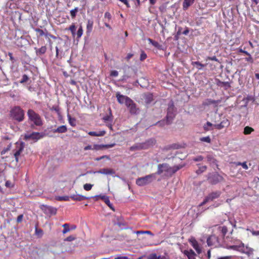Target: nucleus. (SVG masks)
Here are the masks:
<instances>
[{"mask_svg": "<svg viewBox=\"0 0 259 259\" xmlns=\"http://www.w3.org/2000/svg\"><path fill=\"white\" fill-rule=\"evenodd\" d=\"M130 150L132 151L144 150L142 143H138L130 147Z\"/></svg>", "mask_w": 259, "mask_h": 259, "instance_id": "nucleus-19", "label": "nucleus"}, {"mask_svg": "<svg viewBox=\"0 0 259 259\" xmlns=\"http://www.w3.org/2000/svg\"><path fill=\"white\" fill-rule=\"evenodd\" d=\"M115 144H95L93 146V150H101L104 148H109L113 147L115 146Z\"/></svg>", "mask_w": 259, "mask_h": 259, "instance_id": "nucleus-16", "label": "nucleus"}, {"mask_svg": "<svg viewBox=\"0 0 259 259\" xmlns=\"http://www.w3.org/2000/svg\"><path fill=\"white\" fill-rule=\"evenodd\" d=\"M114 259H130V258L126 256H117L115 257Z\"/></svg>", "mask_w": 259, "mask_h": 259, "instance_id": "nucleus-64", "label": "nucleus"}, {"mask_svg": "<svg viewBox=\"0 0 259 259\" xmlns=\"http://www.w3.org/2000/svg\"><path fill=\"white\" fill-rule=\"evenodd\" d=\"M221 194V192L220 191H217L212 192L209 193L206 196V200L210 201H213L214 199H217L220 197Z\"/></svg>", "mask_w": 259, "mask_h": 259, "instance_id": "nucleus-17", "label": "nucleus"}, {"mask_svg": "<svg viewBox=\"0 0 259 259\" xmlns=\"http://www.w3.org/2000/svg\"><path fill=\"white\" fill-rule=\"evenodd\" d=\"M241 247L240 248V252L246 254L247 256H250L253 254L254 249L248 246H244V244L241 243Z\"/></svg>", "mask_w": 259, "mask_h": 259, "instance_id": "nucleus-11", "label": "nucleus"}, {"mask_svg": "<svg viewBox=\"0 0 259 259\" xmlns=\"http://www.w3.org/2000/svg\"><path fill=\"white\" fill-rule=\"evenodd\" d=\"M156 179V174H152L146 175L145 177H140L136 180V183L139 186H144L151 183Z\"/></svg>", "mask_w": 259, "mask_h": 259, "instance_id": "nucleus-4", "label": "nucleus"}, {"mask_svg": "<svg viewBox=\"0 0 259 259\" xmlns=\"http://www.w3.org/2000/svg\"><path fill=\"white\" fill-rule=\"evenodd\" d=\"M247 230L248 231H250V232L251 233V234L254 235V236H257V235H259V231H254L253 230H250V229H247Z\"/></svg>", "mask_w": 259, "mask_h": 259, "instance_id": "nucleus-60", "label": "nucleus"}, {"mask_svg": "<svg viewBox=\"0 0 259 259\" xmlns=\"http://www.w3.org/2000/svg\"><path fill=\"white\" fill-rule=\"evenodd\" d=\"M192 65L193 66H197L198 70H201L202 67H204L205 66V64H201L200 62L198 61H195V62H192Z\"/></svg>", "mask_w": 259, "mask_h": 259, "instance_id": "nucleus-32", "label": "nucleus"}, {"mask_svg": "<svg viewBox=\"0 0 259 259\" xmlns=\"http://www.w3.org/2000/svg\"><path fill=\"white\" fill-rule=\"evenodd\" d=\"M125 105L131 114H138L139 113V109L137 107L136 103L131 98L128 100Z\"/></svg>", "mask_w": 259, "mask_h": 259, "instance_id": "nucleus-8", "label": "nucleus"}, {"mask_svg": "<svg viewBox=\"0 0 259 259\" xmlns=\"http://www.w3.org/2000/svg\"><path fill=\"white\" fill-rule=\"evenodd\" d=\"M192 244L193 248L196 250L198 253L201 252V248L199 247L198 242L196 240H194L192 242Z\"/></svg>", "mask_w": 259, "mask_h": 259, "instance_id": "nucleus-30", "label": "nucleus"}, {"mask_svg": "<svg viewBox=\"0 0 259 259\" xmlns=\"http://www.w3.org/2000/svg\"><path fill=\"white\" fill-rule=\"evenodd\" d=\"M69 30L71 32L72 35L74 36L75 34V26L74 24L71 25L69 27Z\"/></svg>", "mask_w": 259, "mask_h": 259, "instance_id": "nucleus-46", "label": "nucleus"}, {"mask_svg": "<svg viewBox=\"0 0 259 259\" xmlns=\"http://www.w3.org/2000/svg\"><path fill=\"white\" fill-rule=\"evenodd\" d=\"M253 129L249 126H246L244 128V134L245 135L250 134L252 131Z\"/></svg>", "mask_w": 259, "mask_h": 259, "instance_id": "nucleus-37", "label": "nucleus"}, {"mask_svg": "<svg viewBox=\"0 0 259 259\" xmlns=\"http://www.w3.org/2000/svg\"><path fill=\"white\" fill-rule=\"evenodd\" d=\"M200 141L201 142H206L207 143H210L211 142V139L209 136L202 137L200 139Z\"/></svg>", "mask_w": 259, "mask_h": 259, "instance_id": "nucleus-41", "label": "nucleus"}, {"mask_svg": "<svg viewBox=\"0 0 259 259\" xmlns=\"http://www.w3.org/2000/svg\"><path fill=\"white\" fill-rule=\"evenodd\" d=\"M194 0H184L183 3V8L186 10L191 5L193 4Z\"/></svg>", "mask_w": 259, "mask_h": 259, "instance_id": "nucleus-23", "label": "nucleus"}, {"mask_svg": "<svg viewBox=\"0 0 259 259\" xmlns=\"http://www.w3.org/2000/svg\"><path fill=\"white\" fill-rule=\"evenodd\" d=\"M203 157L201 155L197 156L193 158V160L194 161H201L203 160Z\"/></svg>", "mask_w": 259, "mask_h": 259, "instance_id": "nucleus-51", "label": "nucleus"}, {"mask_svg": "<svg viewBox=\"0 0 259 259\" xmlns=\"http://www.w3.org/2000/svg\"><path fill=\"white\" fill-rule=\"evenodd\" d=\"M206 158L207 162H209L210 164L212 165H217L216 160L212 154H207Z\"/></svg>", "mask_w": 259, "mask_h": 259, "instance_id": "nucleus-20", "label": "nucleus"}, {"mask_svg": "<svg viewBox=\"0 0 259 259\" xmlns=\"http://www.w3.org/2000/svg\"><path fill=\"white\" fill-rule=\"evenodd\" d=\"M206 169L207 166L205 165L199 166L198 169H197L196 172L198 175H199L205 171L206 170Z\"/></svg>", "mask_w": 259, "mask_h": 259, "instance_id": "nucleus-36", "label": "nucleus"}, {"mask_svg": "<svg viewBox=\"0 0 259 259\" xmlns=\"http://www.w3.org/2000/svg\"><path fill=\"white\" fill-rule=\"evenodd\" d=\"M67 129L65 125H61L57 128L53 130V133H64L67 131Z\"/></svg>", "mask_w": 259, "mask_h": 259, "instance_id": "nucleus-22", "label": "nucleus"}, {"mask_svg": "<svg viewBox=\"0 0 259 259\" xmlns=\"http://www.w3.org/2000/svg\"><path fill=\"white\" fill-rule=\"evenodd\" d=\"M147 58V55L144 52H142L140 55V60L143 61L145 60Z\"/></svg>", "mask_w": 259, "mask_h": 259, "instance_id": "nucleus-62", "label": "nucleus"}, {"mask_svg": "<svg viewBox=\"0 0 259 259\" xmlns=\"http://www.w3.org/2000/svg\"><path fill=\"white\" fill-rule=\"evenodd\" d=\"M144 98L147 104H150L153 101V95L151 93H147L144 95Z\"/></svg>", "mask_w": 259, "mask_h": 259, "instance_id": "nucleus-21", "label": "nucleus"}, {"mask_svg": "<svg viewBox=\"0 0 259 259\" xmlns=\"http://www.w3.org/2000/svg\"><path fill=\"white\" fill-rule=\"evenodd\" d=\"M29 80V77L26 74H24L22 76L21 79L20 80V83H24Z\"/></svg>", "mask_w": 259, "mask_h": 259, "instance_id": "nucleus-42", "label": "nucleus"}, {"mask_svg": "<svg viewBox=\"0 0 259 259\" xmlns=\"http://www.w3.org/2000/svg\"><path fill=\"white\" fill-rule=\"evenodd\" d=\"M78 7H75L74 9L71 10L70 11V15H71V16L72 17V18H74L76 16V13L78 12Z\"/></svg>", "mask_w": 259, "mask_h": 259, "instance_id": "nucleus-40", "label": "nucleus"}, {"mask_svg": "<svg viewBox=\"0 0 259 259\" xmlns=\"http://www.w3.org/2000/svg\"><path fill=\"white\" fill-rule=\"evenodd\" d=\"M185 254L187 256L188 259H196V254L192 250H190L189 251L185 250Z\"/></svg>", "mask_w": 259, "mask_h": 259, "instance_id": "nucleus-26", "label": "nucleus"}, {"mask_svg": "<svg viewBox=\"0 0 259 259\" xmlns=\"http://www.w3.org/2000/svg\"><path fill=\"white\" fill-rule=\"evenodd\" d=\"M96 132L98 134L97 137L103 136L106 134L105 131H100Z\"/></svg>", "mask_w": 259, "mask_h": 259, "instance_id": "nucleus-57", "label": "nucleus"}, {"mask_svg": "<svg viewBox=\"0 0 259 259\" xmlns=\"http://www.w3.org/2000/svg\"><path fill=\"white\" fill-rule=\"evenodd\" d=\"M207 180L209 183L212 185H215L222 181L223 178L218 173H210L208 175Z\"/></svg>", "mask_w": 259, "mask_h": 259, "instance_id": "nucleus-7", "label": "nucleus"}, {"mask_svg": "<svg viewBox=\"0 0 259 259\" xmlns=\"http://www.w3.org/2000/svg\"><path fill=\"white\" fill-rule=\"evenodd\" d=\"M94 174H101L105 175H113L115 174L114 169L111 168H102L100 170L94 172Z\"/></svg>", "mask_w": 259, "mask_h": 259, "instance_id": "nucleus-14", "label": "nucleus"}, {"mask_svg": "<svg viewBox=\"0 0 259 259\" xmlns=\"http://www.w3.org/2000/svg\"><path fill=\"white\" fill-rule=\"evenodd\" d=\"M147 259H157V255L155 253H152L148 256Z\"/></svg>", "mask_w": 259, "mask_h": 259, "instance_id": "nucleus-61", "label": "nucleus"}, {"mask_svg": "<svg viewBox=\"0 0 259 259\" xmlns=\"http://www.w3.org/2000/svg\"><path fill=\"white\" fill-rule=\"evenodd\" d=\"M11 117L18 122L22 121L24 118V111L19 106H15L10 111Z\"/></svg>", "mask_w": 259, "mask_h": 259, "instance_id": "nucleus-3", "label": "nucleus"}, {"mask_svg": "<svg viewBox=\"0 0 259 259\" xmlns=\"http://www.w3.org/2000/svg\"><path fill=\"white\" fill-rule=\"evenodd\" d=\"M82 33H83V29H82V26H80L79 27V28H78V29L77 31V33H76L77 38H80L82 36Z\"/></svg>", "mask_w": 259, "mask_h": 259, "instance_id": "nucleus-44", "label": "nucleus"}, {"mask_svg": "<svg viewBox=\"0 0 259 259\" xmlns=\"http://www.w3.org/2000/svg\"><path fill=\"white\" fill-rule=\"evenodd\" d=\"M207 244L208 246H214L215 247L220 245L219 238L215 235H211L207 239Z\"/></svg>", "mask_w": 259, "mask_h": 259, "instance_id": "nucleus-10", "label": "nucleus"}, {"mask_svg": "<svg viewBox=\"0 0 259 259\" xmlns=\"http://www.w3.org/2000/svg\"><path fill=\"white\" fill-rule=\"evenodd\" d=\"M70 198L72 200H76V201H82L83 200L88 199L90 198L89 197H87L85 196L81 195L80 194H77L71 195L70 196Z\"/></svg>", "mask_w": 259, "mask_h": 259, "instance_id": "nucleus-18", "label": "nucleus"}, {"mask_svg": "<svg viewBox=\"0 0 259 259\" xmlns=\"http://www.w3.org/2000/svg\"><path fill=\"white\" fill-rule=\"evenodd\" d=\"M170 145H171V149H174V150L178 149L181 147V146L179 144H176V143L170 144Z\"/></svg>", "mask_w": 259, "mask_h": 259, "instance_id": "nucleus-52", "label": "nucleus"}, {"mask_svg": "<svg viewBox=\"0 0 259 259\" xmlns=\"http://www.w3.org/2000/svg\"><path fill=\"white\" fill-rule=\"evenodd\" d=\"M218 230L219 232H220L223 237H224L226 234H227L228 232V229L227 227L223 226H219L218 227Z\"/></svg>", "mask_w": 259, "mask_h": 259, "instance_id": "nucleus-29", "label": "nucleus"}, {"mask_svg": "<svg viewBox=\"0 0 259 259\" xmlns=\"http://www.w3.org/2000/svg\"><path fill=\"white\" fill-rule=\"evenodd\" d=\"M116 98L118 102L120 104L125 103L126 105L128 100L130 99L128 97L121 95L119 93L116 94Z\"/></svg>", "mask_w": 259, "mask_h": 259, "instance_id": "nucleus-15", "label": "nucleus"}, {"mask_svg": "<svg viewBox=\"0 0 259 259\" xmlns=\"http://www.w3.org/2000/svg\"><path fill=\"white\" fill-rule=\"evenodd\" d=\"M147 40L150 44L152 45L155 48L158 49H161L162 46L160 45L157 41H154L150 38H148Z\"/></svg>", "mask_w": 259, "mask_h": 259, "instance_id": "nucleus-28", "label": "nucleus"}, {"mask_svg": "<svg viewBox=\"0 0 259 259\" xmlns=\"http://www.w3.org/2000/svg\"><path fill=\"white\" fill-rule=\"evenodd\" d=\"M44 136V134L42 133L32 132L31 134H25L24 139L26 141L32 140L34 142H36Z\"/></svg>", "mask_w": 259, "mask_h": 259, "instance_id": "nucleus-6", "label": "nucleus"}, {"mask_svg": "<svg viewBox=\"0 0 259 259\" xmlns=\"http://www.w3.org/2000/svg\"><path fill=\"white\" fill-rule=\"evenodd\" d=\"M103 120L105 122L111 121L112 120V117L109 115L105 116L103 117Z\"/></svg>", "mask_w": 259, "mask_h": 259, "instance_id": "nucleus-56", "label": "nucleus"}, {"mask_svg": "<svg viewBox=\"0 0 259 259\" xmlns=\"http://www.w3.org/2000/svg\"><path fill=\"white\" fill-rule=\"evenodd\" d=\"M35 52L37 55H40L44 54L47 51V47L46 46H42L39 49L35 48Z\"/></svg>", "mask_w": 259, "mask_h": 259, "instance_id": "nucleus-25", "label": "nucleus"}, {"mask_svg": "<svg viewBox=\"0 0 259 259\" xmlns=\"http://www.w3.org/2000/svg\"><path fill=\"white\" fill-rule=\"evenodd\" d=\"M75 239V237L73 236H69L65 239V241H72Z\"/></svg>", "mask_w": 259, "mask_h": 259, "instance_id": "nucleus-59", "label": "nucleus"}, {"mask_svg": "<svg viewBox=\"0 0 259 259\" xmlns=\"http://www.w3.org/2000/svg\"><path fill=\"white\" fill-rule=\"evenodd\" d=\"M41 209L46 214L50 217L56 214L57 212L56 208L47 205H41Z\"/></svg>", "mask_w": 259, "mask_h": 259, "instance_id": "nucleus-9", "label": "nucleus"}, {"mask_svg": "<svg viewBox=\"0 0 259 259\" xmlns=\"http://www.w3.org/2000/svg\"><path fill=\"white\" fill-rule=\"evenodd\" d=\"M166 124V120L165 121L164 120L159 121L157 122H156V125H158L159 126H163Z\"/></svg>", "mask_w": 259, "mask_h": 259, "instance_id": "nucleus-50", "label": "nucleus"}, {"mask_svg": "<svg viewBox=\"0 0 259 259\" xmlns=\"http://www.w3.org/2000/svg\"><path fill=\"white\" fill-rule=\"evenodd\" d=\"M27 114L28 117V121L33 123V124L31 125V127H33L34 125L37 126L42 125L43 122L41 117L33 110H28Z\"/></svg>", "mask_w": 259, "mask_h": 259, "instance_id": "nucleus-2", "label": "nucleus"}, {"mask_svg": "<svg viewBox=\"0 0 259 259\" xmlns=\"http://www.w3.org/2000/svg\"><path fill=\"white\" fill-rule=\"evenodd\" d=\"M56 57L58 59H61L63 56L62 51H60L59 53V49L58 47H56Z\"/></svg>", "mask_w": 259, "mask_h": 259, "instance_id": "nucleus-35", "label": "nucleus"}, {"mask_svg": "<svg viewBox=\"0 0 259 259\" xmlns=\"http://www.w3.org/2000/svg\"><path fill=\"white\" fill-rule=\"evenodd\" d=\"M104 158H107V159H110V158L108 156H107V155H103V156H102L101 157L96 158L95 159V160H96V161H100L101 159H103Z\"/></svg>", "mask_w": 259, "mask_h": 259, "instance_id": "nucleus-55", "label": "nucleus"}, {"mask_svg": "<svg viewBox=\"0 0 259 259\" xmlns=\"http://www.w3.org/2000/svg\"><path fill=\"white\" fill-rule=\"evenodd\" d=\"M93 27V21L91 20L88 21L87 25V33L90 34L92 30Z\"/></svg>", "mask_w": 259, "mask_h": 259, "instance_id": "nucleus-27", "label": "nucleus"}, {"mask_svg": "<svg viewBox=\"0 0 259 259\" xmlns=\"http://www.w3.org/2000/svg\"><path fill=\"white\" fill-rule=\"evenodd\" d=\"M111 19V15L108 12H106L104 14V21H106V19L110 20Z\"/></svg>", "mask_w": 259, "mask_h": 259, "instance_id": "nucleus-48", "label": "nucleus"}, {"mask_svg": "<svg viewBox=\"0 0 259 259\" xmlns=\"http://www.w3.org/2000/svg\"><path fill=\"white\" fill-rule=\"evenodd\" d=\"M176 109L175 107L173 101H171L168 104L167 109L166 124L169 125L171 123L172 120L175 117Z\"/></svg>", "mask_w": 259, "mask_h": 259, "instance_id": "nucleus-5", "label": "nucleus"}, {"mask_svg": "<svg viewBox=\"0 0 259 259\" xmlns=\"http://www.w3.org/2000/svg\"><path fill=\"white\" fill-rule=\"evenodd\" d=\"M225 127L223 124H222L221 122L219 124H214V128H217L218 130H221L223 128Z\"/></svg>", "mask_w": 259, "mask_h": 259, "instance_id": "nucleus-54", "label": "nucleus"}, {"mask_svg": "<svg viewBox=\"0 0 259 259\" xmlns=\"http://www.w3.org/2000/svg\"><path fill=\"white\" fill-rule=\"evenodd\" d=\"M241 247V244H240L239 245H233L229 246L227 247V248L229 249H233L234 250H237L240 252Z\"/></svg>", "mask_w": 259, "mask_h": 259, "instance_id": "nucleus-33", "label": "nucleus"}, {"mask_svg": "<svg viewBox=\"0 0 259 259\" xmlns=\"http://www.w3.org/2000/svg\"><path fill=\"white\" fill-rule=\"evenodd\" d=\"M35 234L38 237H41L43 235V231L40 229L35 228Z\"/></svg>", "mask_w": 259, "mask_h": 259, "instance_id": "nucleus-45", "label": "nucleus"}, {"mask_svg": "<svg viewBox=\"0 0 259 259\" xmlns=\"http://www.w3.org/2000/svg\"><path fill=\"white\" fill-rule=\"evenodd\" d=\"M93 186V185L91 184H85L83 185V188L86 191H89L92 189Z\"/></svg>", "mask_w": 259, "mask_h": 259, "instance_id": "nucleus-47", "label": "nucleus"}, {"mask_svg": "<svg viewBox=\"0 0 259 259\" xmlns=\"http://www.w3.org/2000/svg\"><path fill=\"white\" fill-rule=\"evenodd\" d=\"M221 123L225 127H228L229 125L230 122L228 119L225 118L221 121Z\"/></svg>", "mask_w": 259, "mask_h": 259, "instance_id": "nucleus-43", "label": "nucleus"}, {"mask_svg": "<svg viewBox=\"0 0 259 259\" xmlns=\"http://www.w3.org/2000/svg\"><path fill=\"white\" fill-rule=\"evenodd\" d=\"M115 225H117L121 230L126 229L127 228L126 227V224L122 222H117L115 224Z\"/></svg>", "mask_w": 259, "mask_h": 259, "instance_id": "nucleus-39", "label": "nucleus"}, {"mask_svg": "<svg viewBox=\"0 0 259 259\" xmlns=\"http://www.w3.org/2000/svg\"><path fill=\"white\" fill-rule=\"evenodd\" d=\"M67 118L69 121V124L72 126H76V119L74 118H72L69 114L67 115Z\"/></svg>", "mask_w": 259, "mask_h": 259, "instance_id": "nucleus-31", "label": "nucleus"}, {"mask_svg": "<svg viewBox=\"0 0 259 259\" xmlns=\"http://www.w3.org/2000/svg\"><path fill=\"white\" fill-rule=\"evenodd\" d=\"M184 166V164H179L174 166H170L167 163L159 164L157 166V171L156 174L159 175L164 174L165 176L171 177L173 174L176 173Z\"/></svg>", "mask_w": 259, "mask_h": 259, "instance_id": "nucleus-1", "label": "nucleus"}, {"mask_svg": "<svg viewBox=\"0 0 259 259\" xmlns=\"http://www.w3.org/2000/svg\"><path fill=\"white\" fill-rule=\"evenodd\" d=\"M219 85H221L222 87H225L226 88L230 87V84L229 82L220 81Z\"/></svg>", "mask_w": 259, "mask_h": 259, "instance_id": "nucleus-49", "label": "nucleus"}, {"mask_svg": "<svg viewBox=\"0 0 259 259\" xmlns=\"http://www.w3.org/2000/svg\"><path fill=\"white\" fill-rule=\"evenodd\" d=\"M156 143V140L155 138H150L144 142H142L144 150L148 149L149 148L153 147Z\"/></svg>", "mask_w": 259, "mask_h": 259, "instance_id": "nucleus-12", "label": "nucleus"}, {"mask_svg": "<svg viewBox=\"0 0 259 259\" xmlns=\"http://www.w3.org/2000/svg\"><path fill=\"white\" fill-rule=\"evenodd\" d=\"M70 198V196L69 197L68 196H58L57 197L56 199L59 201H69Z\"/></svg>", "mask_w": 259, "mask_h": 259, "instance_id": "nucleus-38", "label": "nucleus"}, {"mask_svg": "<svg viewBox=\"0 0 259 259\" xmlns=\"http://www.w3.org/2000/svg\"><path fill=\"white\" fill-rule=\"evenodd\" d=\"M25 146L24 142H21L17 147V149L15 150L14 155L15 158L16 162L19 161V156L20 155L21 152L23 151Z\"/></svg>", "mask_w": 259, "mask_h": 259, "instance_id": "nucleus-13", "label": "nucleus"}, {"mask_svg": "<svg viewBox=\"0 0 259 259\" xmlns=\"http://www.w3.org/2000/svg\"><path fill=\"white\" fill-rule=\"evenodd\" d=\"M62 227L64 228V229L62 231L63 234H66L70 231L69 224H64L62 225Z\"/></svg>", "mask_w": 259, "mask_h": 259, "instance_id": "nucleus-34", "label": "nucleus"}, {"mask_svg": "<svg viewBox=\"0 0 259 259\" xmlns=\"http://www.w3.org/2000/svg\"><path fill=\"white\" fill-rule=\"evenodd\" d=\"M203 128L205 131L213 130L214 129V124H212L209 121H207L204 124Z\"/></svg>", "mask_w": 259, "mask_h": 259, "instance_id": "nucleus-24", "label": "nucleus"}, {"mask_svg": "<svg viewBox=\"0 0 259 259\" xmlns=\"http://www.w3.org/2000/svg\"><path fill=\"white\" fill-rule=\"evenodd\" d=\"M105 203L109 206L112 210H114L112 206V204L110 203L109 198H106V200L105 201Z\"/></svg>", "mask_w": 259, "mask_h": 259, "instance_id": "nucleus-58", "label": "nucleus"}, {"mask_svg": "<svg viewBox=\"0 0 259 259\" xmlns=\"http://www.w3.org/2000/svg\"><path fill=\"white\" fill-rule=\"evenodd\" d=\"M170 150H172L170 144L164 146L162 149V151L164 152H167Z\"/></svg>", "mask_w": 259, "mask_h": 259, "instance_id": "nucleus-53", "label": "nucleus"}, {"mask_svg": "<svg viewBox=\"0 0 259 259\" xmlns=\"http://www.w3.org/2000/svg\"><path fill=\"white\" fill-rule=\"evenodd\" d=\"M35 31H36V32L39 33V34L40 36H42V35H45V33L42 29H40L39 28H36L35 29Z\"/></svg>", "mask_w": 259, "mask_h": 259, "instance_id": "nucleus-63", "label": "nucleus"}]
</instances>
